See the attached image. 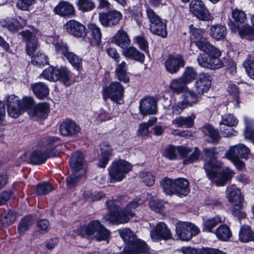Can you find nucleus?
Instances as JSON below:
<instances>
[{
    "label": "nucleus",
    "mask_w": 254,
    "mask_h": 254,
    "mask_svg": "<svg viewBox=\"0 0 254 254\" xmlns=\"http://www.w3.org/2000/svg\"><path fill=\"white\" fill-rule=\"evenodd\" d=\"M139 203L132 201L128 203L124 210L120 209L114 200L107 201V206L110 212L103 216V219L111 223L124 224L128 222L135 215V210Z\"/></svg>",
    "instance_id": "nucleus-1"
},
{
    "label": "nucleus",
    "mask_w": 254,
    "mask_h": 254,
    "mask_svg": "<svg viewBox=\"0 0 254 254\" xmlns=\"http://www.w3.org/2000/svg\"><path fill=\"white\" fill-rule=\"evenodd\" d=\"M204 164L206 175L208 179L218 187L224 186L233 177L235 173L230 168L226 167L218 171L222 166V163L218 160H205Z\"/></svg>",
    "instance_id": "nucleus-2"
},
{
    "label": "nucleus",
    "mask_w": 254,
    "mask_h": 254,
    "mask_svg": "<svg viewBox=\"0 0 254 254\" xmlns=\"http://www.w3.org/2000/svg\"><path fill=\"white\" fill-rule=\"evenodd\" d=\"M118 232L124 241L127 243L124 249L129 247L130 252L129 254L134 252H136L137 254H146L148 252L149 248L146 244L140 240H138L131 230L123 228L119 230Z\"/></svg>",
    "instance_id": "nucleus-3"
},
{
    "label": "nucleus",
    "mask_w": 254,
    "mask_h": 254,
    "mask_svg": "<svg viewBox=\"0 0 254 254\" xmlns=\"http://www.w3.org/2000/svg\"><path fill=\"white\" fill-rule=\"evenodd\" d=\"M132 168L131 164L125 160H118L113 162L109 169L111 182L122 181Z\"/></svg>",
    "instance_id": "nucleus-4"
},
{
    "label": "nucleus",
    "mask_w": 254,
    "mask_h": 254,
    "mask_svg": "<svg viewBox=\"0 0 254 254\" xmlns=\"http://www.w3.org/2000/svg\"><path fill=\"white\" fill-rule=\"evenodd\" d=\"M221 52L217 55L214 52L210 54H200L197 58L198 64L204 68L216 69L223 66V61L219 58Z\"/></svg>",
    "instance_id": "nucleus-5"
},
{
    "label": "nucleus",
    "mask_w": 254,
    "mask_h": 254,
    "mask_svg": "<svg viewBox=\"0 0 254 254\" xmlns=\"http://www.w3.org/2000/svg\"><path fill=\"white\" fill-rule=\"evenodd\" d=\"M147 17L150 22V30L151 32L162 37L167 35L166 25L160 17L150 8L146 9Z\"/></svg>",
    "instance_id": "nucleus-6"
},
{
    "label": "nucleus",
    "mask_w": 254,
    "mask_h": 254,
    "mask_svg": "<svg viewBox=\"0 0 254 254\" xmlns=\"http://www.w3.org/2000/svg\"><path fill=\"white\" fill-rule=\"evenodd\" d=\"M124 93V87L119 82L114 81L103 90V98L106 101L110 99L111 101L121 104Z\"/></svg>",
    "instance_id": "nucleus-7"
},
{
    "label": "nucleus",
    "mask_w": 254,
    "mask_h": 254,
    "mask_svg": "<svg viewBox=\"0 0 254 254\" xmlns=\"http://www.w3.org/2000/svg\"><path fill=\"white\" fill-rule=\"evenodd\" d=\"M199 232V229L195 225L189 222H180L176 226V235L182 241H188Z\"/></svg>",
    "instance_id": "nucleus-8"
},
{
    "label": "nucleus",
    "mask_w": 254,
    "mask_h": 254,
    "mask_svg": "<svg viewBox=\"0 0 254 254\" xmlns=\"http://www.w3.org/2000/svg\"><path fill=\"white\" fill-rule=\"evenodd\" d=\"M190 11L199 20L207 21L212 18L210 12L201 0H192L190 4Z\"/></svg>",
    "instance_id": "nucleus-9"
},
{
    "label": "nucleus",
    "mask_w": 254,
    "mask_h": 254,
    "mask_svg": "<svg viewBox=\"0 0 254 254\" xmlns=\"http://www.w3.org/2000/svg\"><path fill=\"white\" fill-rule=\"evenodd\" d=\"M165 67L166 70L171 74L177 72L181 67L185 65L183 57L181 55L170 54L165 62Z\"/></svg>",
    "instance_id": "nucleus-10"
},
{
    "label": "nucleus",
    "mask_w": 254,
    "mask_h": 254,
    "mask_svg": "<svg viewBox=\"0 0 254 254\" xmlns=\"http://www.w3.org/2000/svg\"><path fill=\"white\" fill-rule=\"evenodd\" d=\"M122 17L121 12L116 10H113L107 13H100L99 20L102 25L109 27L118 24Z\"/></svg>",
    "instance_id": "nucleus-11"
},
{
    "label": "nucleus",
    "mask_w": 254,
    "mask_h": 254,
    "mask_svg": "<svg viewBox=\"0 0 254 254\" xmlns=\"http://www.w3.org/2000/svg\"><path fill=\"white\" fill-rule=\"evenodd\" d=\"M250 149L243 144L232 146L225 153L227 159L248 158L251 157Z\"/></svg>",
    "instance_id": "nucleus-12"
},
{
    "label": "nucleus",
    "mask_w": 254,
    "mask_h": 254,
    "mask_svg": "<svg viewBox=\"0 0 254 254\" xmlns=\"http://www.w3.org/2000/svg\"><path fill=\"white\" fill-rule=\"evenodd\" d=\"M211 85V77L207 74L201 73L194 83L195 91L201 96L209 91Z\"/></svg>",
    "instance_id": "nucleus-13"
},
{
    "label": "nucleus",
    "mask_w": 254,
    "mask_h": 254,
    "mask_svg": "<svg viewBox=\"0 0 254 254\" xmlns=\"http://www.w3.org/2000/svg\"><path fill=\"white\" fill-rule=\"evenodd\" d=\"M64 27L67 32L75 37H82L86 35L85 26L77 21L69 20L64 24Z\"/></svg>",
    "instance_id": "nucleus-14"
},
{
    "label": "nucleus",
    "mask_w": 254,
    "mask_h": 254,
    "mask_svg": "<svg viewBox=\"0 0 254 254\" xmlns=\"http://www.w3.org/2000/svg\"><path fill=\"white\" fill-rule=\"evenodd\" d=\"M150 236L154 241H158L161 239L167 240L172 238V234L166 224L160 222L156 225L154 230L150 232Z\"/></svg>",
    "instance_id": "nucleus-15"
},
{
    "label": "nucleus",
    "mask_w": 254,
    "mask_h": 254,
    "mask_svg": "<svg viewBox=\"0 0 254 254\" xmlns=\"http://www.w3.org/2000/svg\"><path fill=\"white\" fill-rule=\"evenodd\" d=\"M139 111L143 116L155 114L157 112V103L152 98H145L139 102Z\"/></svg>",
    "instance_id": "nucleus-16"
},
{
    "label": "nucleus",
    "mask_w": 254,
    "mask_h": 254,
    "mask_svg": "<svg viewBox=\"0 0 254 254\" xmlns=\"http://www.w3.org/2000/svg\"><path fill=\"white\" fill-rule=\"evenodd\" d=\"M100 222L97 220L92 221L88 224L80 226L77 228L78 234L82 237H89L93 239L95 233L100 228Z\"/></svg>",
    "instance_id": "nucleus-17"
},
{
    "label": "nucleus",
    "mask_w": 254,
    "mask_h": 254,
    "mask_svg": "<svg viewBox=\"0 0 254 254\" xmlns=\"http://www.w3.org/2000/svg\"><path fill=\"white\" fill-rule=\"evenodd\" d=\"M21 35L26 42V50L29 55L32 54L39 46V43L35 34L32 33L29 31H25L21 32Z\"/></svg>",
    "instance_id": "nucleus-18"
},
{
    "label": "nucleus",
    "mask_w": 254,
    "mask_h": 254,
    "mask_svg": "<svg viewBox=\"0 0 254 254\" xmlns=\"http://www.w3.org/2000/svg\"><path fill=\"white\" fill-rule=\"evenodd\" d=\"M21 106L20 101L17 97L11 95L7 98V112L13 118H17L20 114Z\"/></svg>",
    "instance_id": "nucleus-19"
},
{
    "label": "nucleus",
    "mask_w": 254,
    "mask_h": 254,
    "mask_svg": "<svg viewBox=\"0 0 254 254\" xmlns=\"http://www.w3.org/2000/svg\"><path fill=\"white\" fill-rule=\"evenodd\" d=\"M80 131V127L75 123L66 120L61 124L60 127V131L63 136L75 135Z\"/></svg>",
    "instance_id": "nucleus-20"
},
{
    "label": "nucleus",
    "mask_w": 254,
    "mask_h": 254,
    "mask_svg": "<svg viewBox=\"0 0 254 254\" xmlns=\"http://www.w3.org/2000/svg\"><path fill=\"white\" fill-rule=\"evenodd\" d=\"M228 190L229 201L233 206L241 208L244 198L240 190L235 186H231Z\"/></svg>",
    "instance_id": "nucleus-21"
},
{
    "label": "nucleus",
    "mask_w": 254,
    "mask_h": 254,
    "mask_svg": "<svg viewBox=\"0 0 254 254\" xmlns=\"http://www.w3.org/2000/svg\"><path fill=\"white\" fill-rule=\"evenodd\" d=\"M229 25L233 32L239 31V35L242 38H245L249 40H253L254 39V28L251 26L244 25L239 28L238 26L232 22Z\"/></svg>",
    "instance_id": "nucleus-22"
},
{
    "label": "nucleus",
    "mask_w": 254,
    "mask_h": 254,
    "mask_svg": "<svg viewBox=\"0 0 254 254\" xmlns=\"http://www.w3.org/2000/svg\"><path fill=\"white\" fill-rule=\"evenodd\" d=\"M64 154L61 151L53 149H47L46 150H35L31 153L32 159H47L48 158L63 157Z\"/></svg>",
    "instance_id": "nucleus-23"
},
{
    "label": "nucleus",
    "mask_w": 254,
    "mask_h": 254,
    "mask_svg": "<svg viewBox=\"0 0 254 254\" xmlns=\"http://www.w3.org/2000/svg\"><path fill=\"white\" fill-rule=\"evenodd\" d=\"M54 11L56 14L63 16L73 15L75 12L73 5L65 1L60 2L54 7Z\"/></svg>",
    "instance_id": "nucleus-24"
},
{
    "label": "nucleus",
    "mask_w": 254,
    "mask_h": 254,
    "mask_svg": "<svg viewBox=\"0 0 254 254\" xmlns=\"http://www.w3.org/2000/svg\"><path fill=\"white\" fill-rule=\"evenodd\" d=\"M176 195L181 197L186 196L190 191L189 182L184 178L175 179Z\"/></svg>",
    "instance_id": "nucleus-25"
},
{
    "label": "nucleus",
    "mask_w": 254,
    "mask_h": 254,
    "mask_svg": "<svg viewBox=\"0 0 254 254\" xmlns=\"http://www.w3.org/2000/svg\"><path fill=\"white\" fill-rule=\"evenodd\" d=\"M49 111V106L46 103L39 104L35 106L33 109L28 111L31 117H37L40 119H45L47 117Z\"/></svg>",
    "instance_id": "nucleus-26"
},
{
    "label": "nucleus",
    "mask_w": 254,
    "mask_h": 254,
    "mask_svg": "<svg viewBox=\"0 0 254 254\" xmlns=\"http://www.w3.org/2000/svg\"><path fill=\"white\" fill-rule=\"evenodd\" d=\"M127 33L123 29L119 30L114 35L112 42L122 48H125L130 43Z\"/></svg>",
    "instance_id": "nucleus-27"
},
{
    "label": "nucleus",
    "mask_w": 254,
    "mask_h": 254,
    "mask_svg": "<svg viewBox=\"0 0 254 254\" xmlns=\"http://www.w3.org/2000/svg\"><path fill=\"white\" fill-rule=\"evenodd\" d=\"M194 45L200 51L205 54H210L214 52L217 55L219 54V50L214 46H213L208 41L206 38L194 43Z\"/></svg>",
    "instance_id": "nucleus-28"
},
{
    "label": "nucleus",
    "mask_w": 254,
    "mask_h": 254,
    "mask_svg": "<svg viewBox=\"0 0 254 254\" xmlns=\"http://www.w3.org/2000/svg\"><path fill=\"white\" fill-rule=\"evenodd\" d=\"M122 55L125 57L134 60L140 63H143L145 59L144 54L141 53L136 48L133 47H129L128 48H123Z\"/></svg>",
    "instance_id": "nucleus-29"
},
{
    "label": "nucleus",
    "mask_w": 254,
    "mask_h": 254,
    "mask_svg": "<svg viewBox=\"0 0 254 254\" xmlns=\"http://www.w3.org/2000/svg\"><path fill=\"white\" fill-rule=\"evenodd\" d=\"M31 88L35 96L39 99H42L46 97L49 93L48 86L43 82L32 83Z\"/></svg>",
    "instance_id": "nucleus-30"
},
{
    "label": "nucleus",
    "mask_w": 254,
    "mask_h": 254,
    "mask_svg": "<svg viewBox=\"0 0 254 254\" xmlns=\"http://www.w3.org/2000/svg\"><path fill=\"white\" fill-rule=\"evenodd\" d=\"M56 76L57 77V81L62 82L66 86L70 84V72L66 67L61 66L56 68Z\"/></svg>",
    "instance_id": "nucleus-31"
},
{
    "label": "nucleus",
    "mask_w": 254,
    "mask_h": 254,
    "mask_svg": "<svg viewBox=\"0 0 254 254\" xmlns=\"http://www.w3.org/2000/svg\"><path fill=\"white\" fill-rule=\"evenodd\" d=\"M70 167L72 173L84 176L86 173V164L83 160H70Z\"/></svg>",
    "instance_id": "nucleus-32"
},
{
    "label": "nucleus",
    "mask_w": 254,
    "mask_h": 254,
    "mask_svg": "<svg viewBox=\"0 0 254 254\" xmlns=\"http://www.w3.org/2000/svg\"><path fill=\"white\" fill-rule=\"evenodd\" d=\"M223 222L222 218L219 216H215L204 220L202 224V231L212 232V229L217 225Z\"/></svg>",
    "instance_id": "nucleus-33"
},
{
    "label": "nucleus",
    "mask_w": 254,
    "mask_h": 254,
    "mask_svg": "<svg viewBox=\"0 0 254 254\" xmlns=\"http://www.w3.org/2000/svg\"><path fill=\"white\" fill-rule=\"evenodd\" d=\"M211 37L217 40L224 39L227 34L226 28L221 25H212L210 29Z\"/></svg>",
    "instance_id": "nucleus-34"
},
{
    "label": "nucleus",
    "mask_w": 254,
    "mask_h": 254,
    "mask_svg": "<svg viewBox=\"0 0 254 254\" xmlns=\"http://www.w3.org/2000/svg\"><path fill=\"white\" fill-rule=\"evenodd\" d=\"M239 237L240 241L243 243L254 241V234L248 225H243L240 228Z\"/></svg>",
    "instance_id": "nucleus-35"
},
{
    "label": "nucleus",
    "mask_w": 254,
    "mask_h": 254,
    "mask_svg": "<svg viewBox=\"0 0 254 254\" xmlns=\"http://www.w3.org/2000/svg\"><path fill=\"white\" fill-rule=\"evenodd\" d=\"M161 185L166 194L176 195L175 180L165 178L161 181Z\"/></svg>",
    "instance_id": "nucleus-36"
},
{
    "label": "nucleus",
    "mask_w": 254,
    "mask_h": 254,
    "mask_svg": "<svg viewBox=\"0 0 254 254\" xmlns=\"http://www.w3.org/2000/svg\"><path fill=\"white\" fill-rule=\"evenodd\" d=\"M244 120L246 125L245 137L254 144V121L247 117H245Z\"/></svg>",
    "instance_id": "nucleus-37"
},
{
    "label": "nucleus",
    "mask_w": 254,
    "mask_h": 254,
    "mask_svg": "<svg viewBox=\"0 0 254 254\" xmlns=\"http://www.w3.org/2000/svg\"><path fill=\"white\" fill-rule=\"evenodd\" d=\"M201 97L195 91L189 90L185 93L183 100L188 106H191L196 104Z\"/></svg>",
    "instance_id": "nucleus-38"
},
{
    "label": "nucleus",
    "mask_w": 254,
    "mask_h": 254,
    "mask_svg": "<svg viewBox=\"0 0 254 254\" xmlns=\"http://www.w3.org/2000/svg\"><path fill=\"white\" fill-rule=\"evenodd\" d=\"M215 234L218 239L224 241H228L232 236L231 232L226 225H221L218 227Z\"/></svg>",
    "instance_id": "nucleus-39"
},
{
    "label": "nucleus",
    "mask_w": 254,
    "mask_h": 254,
    "mask_svg": "<svg viewBox=\"0 0 254 254\" xmlns=\"http://www.w3.org/2000/svg\"><path fill=\"white\" fill-rule=\"evenodd\" d=\"M190 39L192 43H195L198 41L206 38L204 36L205 30L203 29L194 27L191 25L190 27Z\"/></svg>",
    "instance_id": "nucleus-40"
},
{
    "label": "nucleus",
    "mask_w": 254,
    "mask_h": 254,
    "mask_svg": "<svg viewBox=\"0 0 254 254\" xmlns=\"http://www.w3.org/2000/svg\"><path fill=\"white\" fill-rule=\"evenodd\" d=\"M187 84L185 83L181 77L173 80L170 85L171 89L174 92L180 93L187 89Z\"/></svg>",
    "instance_id": "nucleus-41"
},
{
    "label": "nucleus",
    "mask_w": 254,
    "mask_h": 254,
    "mask_svg": "<svg viewBox=\"0 0 254 254\" xmlns=\"http://www.w3.org/2000/svg\"><path fill=\"white\" fill-rule=\"evenodd\" d=\"M172 124L179 127L184 126L188 128L191 127L193 125V118L191 117H179L172 121Z\"/></svg>",
    "instance_id": "nucleus-42"
},
{
    "label": "nucleus",
    "mask_w": 254,
    "mask_h": 254,
    "mask_svg": "<svg viewBox=\"0 0 254 254\" xmlns=\"http://www.w3.org/2000/svg\"><path fill=\"white\" fill-rule=\"evenodd\" d=\"M33 218L30 216H27L23 218L20 221L18 225V231L20 234H24L34 223Z\"/></svg>",
    "instance_id": "nucleus-43"
},
{
    "label": "nucleus",
    "mask_w": 254,
    "mask_h": 254,
    "mask_svg": "<svg viewBox=\"0 0 254 254\" xmlns=\"http://www.w3.org/2000/svg\"><path fill=\"white\" fill-rule=\"evenodd\" d=\"M197 76V73L193 68L187 67L181 77L184 82L188 84L195 79Z\"/></svg>",
    "instance_id": "nucleus-44"
},
{
    "label": "nucleus",
    "mask_w": 254,
    "mask_h": 254,
    "mask_svg": "<svg viewBox=\"0 0 254 254\" xmlns=\"http://www.w3.org/2000/svg\"><path fill=\"white\" fill-rule=\"evenodd\" d=\"M95 233L93 240L97 241H105L110 236V232L106 229L101 223H100V228Z\"/></svg>",
    "instance_id": "nucleus-45"
},
{
    "label": "nucleus",
    "mask_w": 254,
    "mask_h": 254,
    "mask_svg": "<svg viewBox=\"0 0 254 254\" xmlns=\"http://www.w3.org/2000/svg\"><path fill=\"white\" fill-rule=\"evenodd\" d=\"M88 27L95 43L97 45L99 44L102 38V34L100 28L95 24H89Z\"/></svg>",
    "instance_id": "nucleus-46"
},
{
    "label": "nucleus",
    "mask_w": 254,
    "mask_h": 254,
    "mask_svg": "<svg viewBox=\"0 0 254 254\" xmlns=\"http://www.w3.org/2000/svg\"><path fill=\"white\" fill-rule=\"evenodd\" d=\"M77 5L78 9L83 12L91 11L95 6V3L92 0H78Z\"/></svg>",
    "instance_id": "nucleus-47"
},
{
    "label": "nucleus",
    "mask_w": 254,
    "mask_h": 254,
    "mask_svg": "<svg viewBox=\"0 0 254 254\" xmlns=\"http://www.w3.org/2000/svg\"><path fill=\"white\" fill-rule=\"evenodd\" d=\"M157 121L156 118H152L146 123H141L139 126L138 132L141 136H146L149 134V127Z\"/></svg>",
    "instance_id": "nucleus-48"
},
{
    "label": "nucleus",
    "mask_w": 254,
    "mask_h": 254,
    "mask_svg": "<svg viewBox=\"0 0 254 254\" xmlns=\"http://www.w3.org/2000/svg\"><path fill=\"white\" fill-rule=\"evenodd\" d=\"M139 176L142 181L147 186H152L155 183V176L151 172L143 171L140 172Z\"/></svg>",
    "instance_id": "nucleus-49"
},
{
    "label": "nucleus",
    "mask_w": 254,
    "mask_h": 254,
    "mask_svg": "<svg viewBox=\"0 0 254 254\" xmlns=\"http://www.w3.org/2000/svg\"><path fill=\"white\" fill-rule=\"evenodd\" d=\"M232 16L237 24L244 23L247 20V15L245 12L238 8L232 10Z\"/></svg>",
    "instance_id": "nucleus-50"
},
{
    "label": "nucleus",
    "mask_w": 254,
    "mask_h": 254,
    "mask_svg": "<svg viewBox=\"0 0 254 254\" xmlns=\"http://www.w3.org/2000/svg\"><path fill=\"white\" fill-rule=\"evenodd\" d=\"M53 190L54 188L50 184L44 182L37 185L36 192L38 195H46L51 192Z\"/></svg>",
    "instance_id": "nucleus-51"
},
{
    "label": "nucleus",
    "mask_w": 254,
    "mask_h": 254,
    "mask_svg": "<svg viewBox=\"0 0 254 254\" xmlns=\"http://www.w3.org/2000/svg\"><path fill=\"white\" fill-rule=\"evenodd\" d=\"M32 63L34 65L41 67L48 64V58L44 54L39 52L32 58Z\"/></svg>",
    "instance_id": "nucleus-52"
},
{
    "label": "nucleus",
    "mask_w": 254,
    "mask_h": 254,
    "mask_svg": "<svg viewBox=\"0 0 254 254\" xmlns=\"http://www.w3.org/2000/svg\"><path fill=\"white\" fill-rule=\"evenodd\" d=\"M56 68L50 66L43 71L41 76L51 81H57V77L56 76Z\"/></svg>",
    "instance_id": "nucleus-53"
},
{
    "label": "nucleus",
    "mask_w": 254,
    "mask_h": 254,
    "mask_svg": "<svg viewBox=\"0 0 254 254\" xmlns=\"http://www.w3.org/2000/svg\"><path fill=\"white\" fill-rule=\"evenodd\" d=\"M84 197L90 201L99 200L105 197V194L103 191H95L94 192L90 191H86L84 193Z\"/></svg>",
    "instance_id": "nucleus-54"
},
{
    "label": "nucleus",
    "mask_w": 254,
    "mask_h": 254,
    "mask_svg": "<svg viewBox=\"0 0 254 254\" xmlns=\"http://www.w3.org/2000/svg\"><path fill=\"white\" fill-rule=\"evenodd\" d=\"M64 56L74 67L78 69L79 68L81 60L77 55L68 51Z\"/></svg>",
    "instance_id": "nucleus-55"
},
{
    "label": "nucleus",
    "mask_w": 254,
    "mask_h": 254,
    "mask_svg": "<svg viewBox=\"0 0 254 254\" xmlns=\"http://www.w3.org/2000/svg\"><path fill=\"white\" fill-rule=\"evenodd\" d=\"M227 91L230 95L234 99V101L235 102L236 106L239 107L240 91L237 85L234 84H229L227 88Z\"/></svg>",
    "instance_id": "nucleus-56"
},
{
    "label": "nucleus",
    "mask_w": 254,
    "mask_h": 254,
    "mask_svg": "<svg viewBox=\"0 0 254 254\" xmlns=\"http://www.w3.org/2000/svg\"><path fill=\"white\" fill-rule=\"evenodd\" d=\"M237 123L238 121L234 116L231 114H226L222 116L220 124L231 127L236 126Z\"/></svg>",
    "instance_id": "nucleus-57"
},
{
    "label": "nucleus",
    "mask_w": 254,
    "mask_h": 254,
    "mask_svg": "<svg viewBox=\"0 0 254 254\" xmlns=\"http://www.w3.org/2000/svg\"><path fill=\"white\" fill-rule=\"evenodd\" d=\"M204 129L205 133L209 136L212 141H216L219 139L220 135L218 131L211 126H206L204 127Z\"/></svg>",
    "instance_id": "nucleus-58"
},
{
    "label": "nucleus",
    "mask_w": 254,
    "mask_h": 254,
    "mask_svg": "<svg viewBox=\"0 0 254 254\" xmlns=\"http://www.w3.org/2000/svg\"><path fill=\"white\" fill-rule=\"evenodd\" d=\"M83 176L72 173L66 178V185L70 188L75 187L77 185Z\"/></svg>",
    "instance_id": "nucleus-59"
},
{
    "label": "nucleus",
    "mask_w": 254,
    "mask_h": 254,
    "mask_svg": "<svg viewBox=\"0 0 254 254\" xmlns=\"http://www.w3.org/2000/svg\"><path fill=\"white\" fill-rule=\"evenodd\" d=\"M244 66L248 75L254 79V59H247L244 63Z\"/></svg>",
    "instance_id": "nucleus-60"
},
{
    "label": "nucleus",
    "mask_w": 254,
    "mask_h": 254,
    "mask_svg": "<svg viewBox=\"0 0 254 254\" xmlns=\"http://www.w3.org/2000/svg\"><path fill=\"white\" fill-rule=\"evenodd\" d=\"M101 154L103 159L112 157V148L107 142H103L101 145Z\"/></svg>",
    "instance_id": "nucleus-61"
},
{
    "label": "nucleus",
    "mask_w": 254,
    "mask_h": 254,
    "mask_svg": "<svg viewBox=\"0 0 254 254\" xmlns=\"http://www.w3.org/2000/svg\"><path fill=\"white\" fill-rule=\"evenodd\" d=\"M150 208L156 212H161L163 209L162 203L158 200H151L149 203Z\"/></svg>",
    "instance_id": "nucleus-62"
},
{
    "label": "nucleus",
    "mask_w": 254,
    "mask_h": 254,
    "mask_svg": "<svg viewBox=\"0 0 254 254\" xmlns=\"http://www.w3.org/2000/svg\"><path fill=\"white\" fill-rule=\"evenodd\" d=\"M50 226L49 222L46 219H43L37 222L38 231L41 233L47 232Z\"/></svg>",
    "instance_id": "nucleus-63"
},
{
    "label": "nucleus",
    "mask_w": 254,
    "mask_h": 254,
    "mask_svg": "<svg viewBox=\"0 0 254 254\" xmlns=\"http://www.w3.org/2000/svg\"><path fill=\"white\" fill-rule=\"evenodd\" d=\"M199 254H226V253L216 249L206 248L201 249L198 252Z\"/></svg>",
    "instance_id": "nucleus-64"
}]
</instances>
